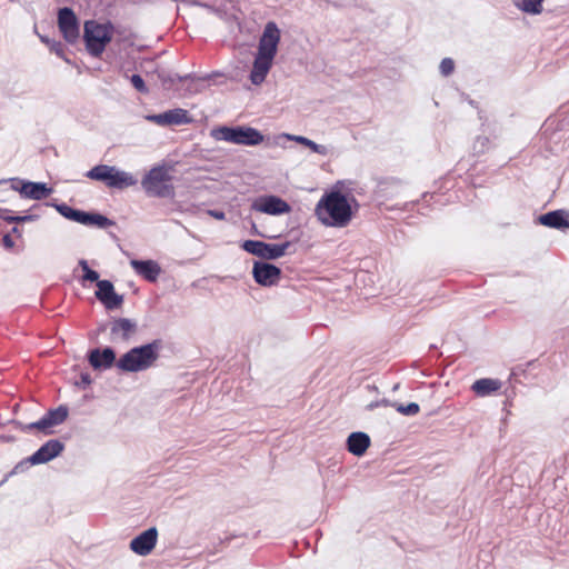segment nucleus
<instances>
[{
  "instance_id": "27",
  "label": "nucleus",
  "mask_w": 569,
  "mask_h": 569,
  "mask_svg": "<svg viewBox=\"0 0 569 569\" xmlns=\"http://www.w3.org/2000/svg\"><path fill=\"white\" fill-rule=\"evenodd\" d=\"M282 138H284L287 140H290V141H296V142H298V143H300L302 146H306V147L310 148L313 152H316L318 154H321V156L329 154V149H328L327 146L319 144V143L315 142L313 140H311V139H309L307 137L283 133Z\"/></svg>"
},
{
  "instance_id": "42",
  "label": "nucleus",
  "mask_w": 569,
  "mask_h": 569,
  "mask_svg": "<svg viewBox=\"0 0 569 569\" xmlns=\"http://www.w3.org/2000/svg\"><path fill=\"white\" fill-rule=\"evenodd\" d=\"M38 36H39V38H40L41 42L46 43L48 47H50V46H51V43H52V41H53L52 39H50V38H49V37H47V36H42V34H38Z\"/></svg>"
},
{
  "instance_id": "40",
  "label": "nucleus",
  "mask_w": 569,
  "mask_h": 569,
  "mask_svg": "<svg viewBox=\"0 0 569 569\" xmlns=\"http://www.w3.org/2000/svg\"><path fill=\"white\" fill-rule=\"evenodd\" d=\"M2 246L8 249V250H11L13 247H14V241L12 240L11 238V233H6L3 237H2Z\"/></svg>"
},
{
  "instance_id": "14",
  "label": "nucleus",
  "mask_w": 569,
  "mask_h": 569,
  "mask_svg": "<svg viewBox=\"0 0 569 569\" xmlns=\"http://www.w3.org/2000/svg\"><path fill=\"white\" fill-rule=\"evenodd\" d=\"M97 287L96 298L107 310H114L123 303V296L114 291V286L110 280L98 281Z\"/></svg>"
},
{
  "instance_id": "12",
  "label": "nucleus",
  "mask_w": 569,
  "mask_h": 569,
  "mask_svg": "<svg viewBox=\"0 0 569 569\" xmlns=\"http://www.w3.org/2000/svg\"><path fill=\"white\" fill-rule=\"evenodd\" d=\"M146 119L160 127L182 126L192 121L188 110L174 108L158 114H149Z\"/></svg>"
},
{
  "instance_id": "18",
  "label": "nucleus",
  "mask_w": 569,
  "mask_h": 569,
  "mask_svg": "<svg viewBox=\"0 0 569 569\" xmlns=\"http://www.w3.org/2000/svg\"><path fill=\"white\" fill-rule=\"evenodd\" d=\"M138 330V323L130 318H117L110 322L111 337L128 341Z\"/></svg>"
},
{
  "instance_id": "23",
  "label": "nucleus",
  "mask_w": 569,
  "mask_h": 569,
  "mask_svg": "<svg viewBox=\"0 0 569 569\" xmlns=\"http://www.w3.org/2000/svg\"><path fill=\"white\" fill-rule=\"evenodd\" d=\"M370 446V437L362 431L351 432L347 438V449L357 457L365 455Z\"/></svg>"
},
{
  "instance_id": "30",
  "label": "nucleus",
  "mask_w": 569,
  "mask_h": 569,
  "mask_svg": "<svg viewBox=\"0 0 569 569\" xmlns=\"http://www.w3.org/2000/svg\"><path fill=\"white\" fill-rule=\"evenodd\" d=\"M10 210L7 208H0V219L8 223H20V222H30L36 221L39 216L38 214H23V216H14L9 214Z\"/></svg>"
},
{
  "instance_id": "2",
  "label": "nucleus",
  "mask_w": 569,
  "mask_h": 569,
  "mask_svg": "<svg viewBox=\"0 0 569 569\" xmlns=\"http://www.w3.org/2000/svg\"><path fill=\"white\" fill-rule=\"evenodd\" d=\"M161 348L162 341L160 339L133 347L117 360L116 367L121 372L146 371L156 363Z\"/></svg>"
},
{
  "instance_id": "13",
  "label": "nucleus",
  "mask_w": 569,
  "mask_h": 569,
  "mask_svg": "<svg viewBox=\"0 0 569 569\" xmlns=\"http://www.w3.org/2000/svg\"><path fill=\"white\" fill-rule=\"evenodd\" d=\"M252 209L271 216H280L291 211L290 204L278 196H261L252 203Z\"/></svg>"
},
{
  "instance_id": "35",
  "label": "nucleus",
  "mask_w": 569,
  "mask_h": 569,
  "mask_svg": "<svg viewBox=\"0 0 569 569\" xmlns=\"http://www.w3.org/2000/svg\"><path fill=\"white\" fill-rule=\"evenodd\" d=\"M38 465L37 462H31L30 457L22 459L19 461L13 469L10 471L9 476L22 473L27 471L31 466Z\"/></svg>"
},
{
  "instance_id": "37",
  "label": "nucleus",
  "mask_w": 569,
  "mask_h": 569,
  "mask_svg": "<svg viewBox=\"0 0 569 569\" xmlns=\"http://www.w3.org/2000/svg\"><path fill=\"white\" fill-rule=\"evenodd\" d=\"M130 81L138 92L148 93V87L146 86L143 78L140 74H132L130 77Z\"/></svg>"
},
{
  "instance_id": "25",
  "label": "nucleus",
  "mask_w": 569,
  "mask_h": 569,
  "mask_svg": "<svg viewBox=\"0 0 569 569\" xmlns=\"http://www.w3.org/2000/svg\"><path fill=\"white\" fill-rule=\"evenodd\" d=\"M137 183V179L129 172L118 169L113 166V171L110 173L108 187L113 189H124L132 187Z\"/></svg>"
},
{
  "instance_id": "29",
  "label": "nucleus",
  "mask_w": 569,
  "mask_h": 569,
  "mask_svg": "<svg viewBox=\"0 0 569 569\" xmlns=\"http://www.w3.org/2000/svg\"><path fill=\"white\" fill-rule=\"evenodd\" d=\"M111 171H113V166L97 164L87 171L84 176L91 180L102 181L108 187Z\"/></svg>"
},
{
  "instance_id": "16",
  "label": "nucleus",
  "mask_w": 569,
  "mask_h": 569,
  "mask_svg": "<svg viewBox=\"0 0 569 569\" xmlns=\"http://www.w3.org/2000/svg\"><path fill=\"white\" fill-rule=\"evenodd\" d=\"M63 450L64 443L62 441L59 439H50L30 456V461L37 462L38 465L47 463L60 456Z\"/></svg>"
},
{
  "instance_id": "15",
  "label": "nucleus",
  "mask_w": 569,
  "mask_h": 569,
  "mask_svg": "<svg viewBox=\"0 0 569 569\" xmlns=\"http://www.w3.org/2000/svg\"><path fill=\"white\" fill-rule=\"evenodd\" d=\"M158 541L156 527L142 531L130 541V549L138 556H148L154 549Z\"/></svg>"
},
{
  "instance_id": "24",
  "label": "nucleus",
  "mask_w": 569,
  "mask_h": 569,
  "mask_svg": "<svg viewBox=\"0 0 569 569\" xmlns=\"http://www.w3.org/2000/svg\"><path fill=\"white\" fill-rule=\"evenodd\" d=\"M77 222L83 226H94L100 229H104L116 224L113 220L109 219L108 217L101 213L88 212L83 210L79 211Z\"/></svg>"
},
{
  "instance_id": "21",
  "label": "nucleus",
  "mask_w": 569,
  "mask_h": 569,
  "mask_svg": "<svg viewBox=\"0 0 569 569\" xmlns=\"http://www.w3.org/2000/svg\"><path fill=\"white\" fill-rule=\"evenodd\" d=\"M130 266L137 272V274L149 282H156L161 273V268L154 260L132 259L130 261Z\"/></svg>"
},
{
  "instance_id": "3",
  "label": "nucleus",
  "mask_w": 569,
  "mask_h": 569,
  "mask_svg": "<svg viewBox=\"0 0 569 569\" xmlns=\"http://www.w3.org/2000/svg\"><path fill=\"white\" fill-rule=\"evenodd\" d=\"M210 137L216 141L248 147L258 146L264 140V136L258 129L248 126H219L211 129Z\"/></svg>"
},
{
  "instance_id": "4",
  "label": "nucleus",
  "mask_w": 569,
  "mask_h": 569,
  "mask_svg": "<svg viewBox=\"0 0 569 569\" xmlns=\"http://www.w3.org/2000/svg\"><path fill=\"white\" fill-rule=\"evenodd\" d=\"M113 36L111 22L100 23L96 20H87L83 26V41L88 53L100 57Z\"/></svg>"
},
{
  "instance_id": "17",
  "label": "nucleus",
  "mask_w": 569,
  "mask_h": 569,
  "mask_svg": "<svg viewBox=\"0 0 569 569\" xmlns=\"http://www.w3.org/2000/svg\"><path fill=\"white\" fill-rule=\"evenodd\" d=\"M88 361L94 370L110 369L116 366V351L111 347L94 348L88 352Z\"/></svg>"
},
{
  "instance_id": "32",
  "label": "nucleus",
  "mask_w": 569,
  "mask_h": 569,
  "mask_svg": "<svg viewBox=\"0 0 569 569\" xmlns=\"http://www.w3.org/2000/svg\"><path fill=\"white\" fill-rule=\"evenodd\" d=\"M491 147V140L486 136H478L472 144L473 154H483Z\"/></svg>"
},
{
  "instance_id": "31",
  "label": "nucleus",
  "mask_w": 569,
  "mask_h": 569,
  "mask_svg": "<svg viewBox=\"0 0 569 569\" xmlns=\"http://www.w3.org/2000/svg\"><path fill=\"white\" fill-rule=\"evenodd\" d=\"M46 204L53 207L63 218L77 222L79 211H80L79 209H74L64 202H61V203L47 202Z\"/></svg>"
},
{
  "instance_id": "34",
  "label": "nucleus",
  "mask_w": 569,
  "mask_h": 569,
  "mask_svg": "<svg viewBox=\"0 0 569 569\" xmlns=\"http://www.w3.org/2000/svg\"><path fill=\"white\" fill-rule=\"evenodd\" d=\"M392 406L395 407L397 412H399L403 416H415L420 410V407L417 402H409L407 405L393 403Z\"/></svg>"
},
{
  "instance_id": "38",
  "label": "nucleus",
  "mask_w": 569,
  "mask_h": 569,
  "mask_svg": "<svg viewBox=\"0 0 569 569\" xmlns=\"http://www.w3.org/2000/svg\"><path fill=\"white\" fill-rule=\"evenodd\" d=\"M50 51L56 53L59 58L63 59L66 62H70V60L66 56L64 46L60 41H52L49 47Z\"/></svg>"
},
{
  "instance_id": "8",
  "label": "nucleus",
  "mask_w": 569,
  "mask_h": 569,
  "mask_svg": "<svg viewBox=\"0 0 569 569\" xmlns=\"http://www.w3.org/2000/svg\"><path fill=\"white\" fill-rule=\"evenodd\" d=\"M69 416V408L60 405L57 408L49 409L39 420L26 426V430L37 429L46 436L52 435V428L62 425Z\"/></svg>"
},
{
  "instance_id": "10",
  "label": "nucleus",
  "mask_w": 569,
  "mask_h": 569,
  "mask_svg": "<svg viewBox=\"0 0 569 569\" xmlns=\"http://www.w3.org/2000/svg\"><path fill=\"white\" fill-rule=\"evenodd\" d=\"M280 41V30L276 22L269 21L263 29V32L258 43V54L274 58Z\"/></svg>"
},
{
  "instance_id": "9",
  "label": "nucleus",
  "mask_w": 569,
  "mask_h": 569,
  "mask_svg": "<svg viewBox=\"0 0 569 569\" xmlns=\"http://www.w3.org/2000/svg\"><path fill=\"white\" fill-rule=\"evenodd\" d=\"M58 27L63 39L74 44L80 37V24L74 11L69 7H63L58 11Z\"/></svg>"
},
{
  "instance_id": "39",
  "label": "nucleus",
  "mask_w": 569,
  "mask_h": 569,
  "mask_svg": "<svg viewBox=\"0 0 569 569\" xmlns=\"http://www.w3.org/2000/svg\"><path fill=\"white\" fill-rule=\"evenodd\" d=\"M92 383V378L89 372H82L80 380L76 383L79 388L86 389Z\"/></svg>"
},
{
  "instance_id": "11",
  "label": "nucleus",
  "mask_w": 569,
  "mask_h": 569,
  "mask_svg": "<svg viewBox=\"0 0 569 569\" xmlns=\"http://www.w3.org/2000/svg\"><path fill=\"white\" fill-rule=\"evenodd\" d=\"M281 273L279 267L267 261H256L252 267V277L254 281L262 287L278 284Z\"/></svg>"
},
{
  "instance_id": "1",
  "label": "nucleus",
  "mask_w": 569,
  "mask_h": 569,
  "mask_svg": "<svg viewBox=\"0 0 569 569\" xmlns=\"http://www.w3.org/2000/svg\"><path fill=\"white\" fill-rule=\"evenodd\" d=\"M357 200L339 190L326 192L318 201L315 213L318 220L326 227L345 228L358 210Z\"/></svg>"
},
{
  "instance_id": "41",
  "label": "nucleus",
  "mask_w": 569,
  "mask_h": 569,
  "mask_svg": "<svg viewBox=\"0 0 569 569\" xmlns=\"http://www.w3.org/2000/svg\"><path fill=\"white\" fill-rule=\"evenodd\" d=\"M208 214L217 220H224L226 213L222 210H208Z\"/></svg>"
},
{
  "instance_id": "22",
  "label": "nucleus",
  "mask_w": 569,
  "mask_h": 569,
  "mask_svg": "<svg viewBox=\"0 0 569 569\" xmlns=\"http://www.w3.org/2000/svg\"><path fill=\"white\" fill-rule=\"evenodd\" d=\"M273 59L274 58L257 53L249 76L252 84L259 86L266 80L272 67Z\"/></svg>"
},
{
  "instance_id": "44",
  "label": "nucleus",
  "mask_w": 569,
  "mask_h": 569,
  "mask_svg": "<svg viewBox=\"0 0 569 569\" xmlns=\"http://www.w3.org/2000/svg\"><path fill=\"white\" fill-rule=\"evenodd\" d=\"M428 197H429L430 199H432V198H433V196H432V194H430V196H429L428 193H425V194L422 196V198H423V200H425V201L427 200V198H428Z\"/></svg>"
},
{
  "instance_id": "33",
  "label": "nucleus",
  "mask_w": 569,
  "mask_h": 569,
  "mask_svg": "<svg viewBox=\"0 0 569 569\" xmlns=\"http://www.w3.org/2000/svg\"><path fill=\"white\" fill-rule=\"evenodd\" d=\"M79 267L82 269L83 271V276H82V281H90V282H96L98 283V281H101L99 279V273L96 271V270H92L89 264H88V261L84 260V259H80L79 262H78Z\"/></svg>"
},
{
  "instance_id": "36",
  "label": "nucleus",
  "mask_w": 569,
  "mask_h": 569,
  "mask_svg": "<svg viewBox=\"0 0 569 569\" xmlns=\"http://www.w3.org/2000/svg\"><path fill=\"white\" fill-rule=\"evenodd\" d=\"M439 70L442 76H450L455 70V61L451 58H443L440 62Z\"/></svg>"
},
{
  "instance_id": "20",
  "label": "nucleus",
  "mask_w": 569,
  "mask_h": 569,
  "mask_svg": "<svg viewBox=\"0 0 569 569\" xmlns=\"http://www.w3.org/2000/svg\"><path fill=\"white\" fill-rule=\"evenodd\" d=\"M540 224L557 229H569V212L565 209L552 210L538 217Z\"/></svg>"
},
{
  "instance_id": "28",
  "label": "nucleus",
  "mask_w": 569,
  "mask_h": 569,
  "mask_svg": "<svg viewBox=\"0 0 569 569\" xmlns=\"http://www.w3.org/2000/svg\"><path fill=\"white\" fill-rule=\"evenodd\" d=\"M515 7L528 14H540L543 10V0H512Z\"/></svg>"
},
{
  "instance_id": "7",
  "label": "nucleus",
  "mask_w": 569,
  "mask_h": 569,
  "mask_svg": "<svg viewBox=\"0 0 569 569\" xmlns=\"http://www.w3.org/2000/svg\"><path fill=\"white\" fill-rule=\"evenodd\" d=\"M290 241L282 243H268L260 240H244L241 248L250 254L257 256L264 260H276L286 254Z\"/></svg>"
},
{
  "instance_id": "6",
  "label": "nucleus",
  "mask_w": 569,
  "mask_h": 569,
  "mask_svg": "<svg viewBox=\"0 0 569 569\" xmlns=\"http://www.w3.org/2000/svg\"><path fill=\"white\" fill-rule=\"evenodd\" d=\"M7 183H10L11 189L18 191L22 198L32 200H42L53 192V189L46 182H33L20 178L0 180V187Z\"/></svg>"
},
{
  "instance_id": "43",
  "label": "nucleus",
  "mask_w": 569,
  "mask_h": 569,
  "mask_svg": "<svg viewBox=\"0 0 569 569\" xmlns=\"http://www.w3.org/2000/svg\"><path fill=\"white\" fill-rule=\"evenodd\" d=\"M10 233H14V234H17L18 237H21V231L19 230V228H18V227H13V228L11 229V232H10Z\"/></svg>"
},
{
  "instance_id": "19",
  "label": "nucleus",
  "mask_w": 569,
  "mask_h": 569,
  "mask_svg": "<svg viewBox=\"0 0 569 569\" xmlns=\"http://www.w3.org/2000/svg\"><path fill=\"white\" fill-rule=\"evenodd\" d=\"M159 79L162 83V87L166 90H173L177 89L176 84L178 82H190V86L186 89L188 93H194L198 91L197 88L191 87V83L198 80H203L204 78L197 77L196 73H187L184 76H179L178 73H171V72H162L159 74Z\"/></svg>"
},
{
  "instance_id": "5",
  "label": "nucleus",
  "mask_w": 569,
  "mask_h": 569,
  "mask_svg": "<svg viewBox=\"0 0 569 569\" xmlns=\"http://www.w3.org/2000/svg\"><path fill=\"white\" fill-rule=\"evenodd\" d=\"M171 177L163 167L152 168L142 179L144 191L152 197L167 198L173 194V187L169 183Z\"/></svg>"
},
{
  "instance_id": "26",
  "label": "nucleus",
  "mask_w": 569,
  "mask_h": 569,
  "mask_svg": "<svg viewBox=\"0 0 569 569\" xmlns=\"http://www.w3.org/2000/svg\"><path fill=\"white\" fill-rule=\"evenodd\" d=\"M502 383L498 379H491V378H481L476 380L472 386L471 390L478 396V397H487L496 391H498L501 388Z\"/></svg>"
}]
</instances>
